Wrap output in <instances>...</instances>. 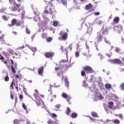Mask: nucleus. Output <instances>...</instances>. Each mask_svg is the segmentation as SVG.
Listing matches in <instances>:
<instances>
[{"label": "nucleus", "instance_id": "nucleus-1", "mask_svg": "<svg viewBox=\"0 0 124 124\" xmlns=\"http://www.w3.org/2000/svg\"><path fill=\"white\" fill-rule=\"evenodd\" d=\"M9 3L13 5L9 8L12 11H18V12H21V10H22V9L20 8L21 4H16L14 0H9Z\"/></svg>", "mask_w": 124, "mask_h": 124}, {"label": "nucleus", "instance_id": "nucleus-2", "mask_svg": "<svg viewBox=\"0 0 124 124\" xmlns=\"http://www.w3.org/2000/svg\"><path fill=\"white\" fill-rule=\"evenodd\" d=\"M86 73L87 74H89V73H93V69L90 66H85L83 67V70L81 71L80 74L81 76L84 77L87 76Z\"/></svg>", "mask_w": 124, "mask_h": 124}, {"label": "nucleus", "instance_id": "nucleus-3", "mask_svg": "<svg viewBox=\"0 0 124 124\" xmlns=\"http://www.w3.org/2000/svg\"><path fill=\"white\" fill-rule=\"evenodd\" d=\"M59 35H61L62 37H59V40H62H62H66V39H67V37L68 36V34L66 32L63 33V31H61L59 33Z\"/></svg>", "mask_w": 124, "mask_h": 124}, {"label": "nucleus", "instance_id": "nucleus-4", "mask_svg": "<svg viewBox=\"0 0 124 124\" xmlns=\"http://www.w3.org/2000/svg\"><path fill=\"white\" fill-rule=\"evenodd\" d=\"M62 68H63V66L62 67H56L55 68V71H58V70H60L59 72H57V75L61 77V75H63V71H62Z\"/></svg>", "mask_w": 124, "mask_h": 124}, {"label": "nucleus", "instance_id": "nucleus-5", "mask_svg": "<svg viewBox=\"0 0 124 124\" xmlns=\"http://www.w3.org/2000/svg\"><path fill=\"white\" fill-rule=\"evenodd\" d=\"M34 96H35L36 103L37 106H40V105H41V101H42L41 98H40V97L38 95L35 94H34Z\"/></svg>", "mask_w": 124, "mask_h": 124}, {"label": "nucleus", "instance_id": "nucleus-6", "mask_svg": "<svg viewBox=\"0 0 124 124\" xmlns=\"http://www.w3.org/2000/svg\"><path fill=\"white\" fill-rule=\"evenodd\" d=\"M55 55V53L53 52H46L45 56L46 58H53Z\"/></svg>", "mask_w": 124, "mask_h": 124}, {"label": "nucleus", "instance_id": "nucleus-7", "mask_svg": "<svg viewBox=\"0 0 124 124\" xmlns=\"http://www.w3.org/2000/svg\"><path fill=\"white\" fill-rule=\"evenodd\" d=\"M110 62H111L112 63H116V64H122V63H123V62L118 59L111 60H110Z\"/></svg>", "mask_w": 124, "mask_h": 124}, {"label": "nucleus", "instance_id": "nucleus-8", "mask_svg": "<svg viewBox=\"0 0 124 124\" xmlns=\"http://www.w3.org/2000/svg\"><path fill=\"white\" fill-rule=\"evenodd\" d=\"M44 71V66H42L38 69V74L39 75L42 76L43 71Z\"/></svg>", "mask_w": 124, "mask_h": 124}, {"label": "nucleus", "instance_id": "nucleus-9", "mask_svg": "<svg viewBox=\"0 0 124 124\" xmlns=\"http://www.w3.org/2000/svg\"><path fill=\"white\" fill-rule=\"evenodd\" d=\"M17 22V20L16 19L14 18L11 21V24H9L8 25V27H13L15 25H16V22Z\"/></svg>", "mask_w": 124, "mask_h": 124}, {"label": "nucleus", "instance_id": "nucleus-10", "mask_svg": "<svg viewBox=\"0 0 124 124\" xmlns=\"http://www.w3.org/2000/svg\"><path fill=\"white\" fill-rule=\"evenodd\" d=\"M11 67L12 72L13 73H16V70L15 69H17V64L16 63L15 64V68H14V66H13V65H11Z\"/></svg>", "mask_w": 124, "mask_h": 124}, {"label": "nucleus", "instance_id": "nucleus-11", "mask_svg": "<svg viewBox=\"0 0 124 124\" xmlns=\"http://www.w3.org/2000/svg\"><path fill=\"white\" fill-rule=\"evenodd\" d=\"M120 22V17L119 16H116L114 17L113 20V24H118Z\"/></svg>", "mask_w": 124, "mask_h": 124}, {"label": "nucleus", "instance_id": "nucleus-12", "mask_svg": "<svg viewBox=\"0 0 124 124\" xmlns=\"http://www.w3.org/2000/svg\"><path fill=\"white\" fill-rule=\"evenodd\" d=\"M101 41H102V36L101 34H99L97 37V43H99V42H101Z\"/></svg>", "mask_w": 124, "mask_h": 124}, {"label": "nucleus", "instance_id": "nucleus-13", "mask_svg": "<svg viewBox=\"0 0 124 124\" xmlns=\"http://www.w3.org/2000/svg\"><path fill=\"white\" fill-rule=\"evenodd\" d=\"M108 108H109V109H113V106H114V103L113 102H108Z\"/></svg>", "mask_w": 124, "mask_h": 124}, {"label": "nucleus", "instance_id": "nucleus-14", "mask_svg": "<svg viewBox=\"0 0 124 124\" xmlns=\"http://www.w3.org/2000/svg\"><path fill=\"white\" fill-rule=\"evenodd\" d=\"M93 8V5L89 3L85 6V9L86 10H90V9H92Z\"/></svg>", "mask_w": 124, "mask_h": 124}, {"label": "nucleus", "instance_id": "nucleus-15", "mask_svg": "<svg viewBox=\"0 0 124 124\" xmlns=\"http://www.w3.org/2000/svg\"><path fill=\"white\" fill-rule=\"evenodd\" d=\"M78 115L76 112H73L71 114V117L72 119H75L77 117H78Z\"/></svg>", "mask_w": 124, "mask_h": 124}, {"label": "nucleus", "instance_id": "nucleus-16", "mask_svg": "<svg viewBox=\"0 0 124 124\" xmlns=\"http://www.w3.org/2000/svg\"><path fill=\"white\" fill-rule=\"evenodd\" d=\"M65 85L67 88L69 87V82H68V79L67 78H65L64 79Z\"/></svg>", "mask_w": 124, "mask_h": 124}, {"label": "nucleus", "instance_id": "nucleus-17", "mask_svg": "<svg viewBox=\"0 0 124 124\" xmlns=\"http://www.w3.org/2000/svg\"><path fill=\"white\" fill-rule=\"evenodd\" d=\"M91 115L92 117H93L94 118H98V115L96 112H92Z\"/></svg>", "mask_w": 124, "mask_h": 124}, {"label": "nucleus", "instance_id": "nucleus-18", "mask_svg": "<svg viewBox=\"0 0 124 124\" xmlns=\"http://www.w3.org/2000/svg\"><path fill=\"white\" fill-rule=\"evenodd\" d=\"M102 34H106V33H107L108 31V30H107V29H102Z\"/></svg>", "mask_w": 124, "mask_h": 124}, {"label": "nucleus", "instance_id": "nucleus-19", "mask_svg": "<svg viewBox=\"0 0 124 124\" xmlns=\"http://www.w3.org/2000/svg\"><path fill=\"white\" fill-rule=\"evenodd\" d=\"M71 112V109L69 108H67V109L66 110V115H69V113Z\"/></svg>", "mask_w": 124, "mask_h": 124}, {"label": "nucleus", "instance_id": "nucleus-20", "mask_svg": "<svg viewBox=\"0 0 124 124\" xmlns=\"http://www.w3.org/2000/svg\"><path fill=\"white\" fill-rule=\"evenodd\" d=\"M112 122L114 123V124H120V120H118V119H115V120H112Z\"/></svg>", "mask_w": 124, "mask_h": 124}, {"label": "nucleus", "instance_id": "nucleus-21", "mask_svg": "<svg viewBox=\"0 0 124 124\" xmlns=\"http://www.w3.org/2000/svg\"><path fill=\"white\" fill-rule=\"evenodd\" d=\"M47 42H51L53 40V38L52 37H48L46 38Z\"/></svg>", "mask_w": 124, "mask_h": 124}, {"label": "nucleus", "instance_id": "nucleus-22", "mask_svg": "<svg viewBox=\"0 0 124 124\" xmlns=\"http://www.w3.org/2000/svg\"><path fill=\"white\" fill-rule=\"evenodd\" d=\"M105 88L108 89H111V88H112V86L109 84H106L105 85Z\"/></svg>", "mask_w": 124, "mask_h": 124}, {"label": "nucleus", "instance_id": "nucleus-23", "mask_svg": "<svg viewBox=\"0 0 124 124\" xmlns=\"http://www.w3.org/2000/svg\"><path fill=\"white\" fill-rule=\"evenodd\" d=\"M47 9H48V6H46L45 8V10L44 12V14H48V13H49V11L47 10Z\"/></svg>", "mask_w": 124, "mask_h": 124}, {"label": "nucleus", "instance_id": "nucleus-24", "mask_svg": "<svg viewBox=\"0 0 124 124\" xmlns=\"http://www.w3.org/2000/svg\"><path fill=\"white\" fill-rule=\"evenodd\" d=\"M62 97H63V98H66V99L69 97V96L67 95V94L64 93H62Z\"/></svg>", "mask_w": 124, "mask_h": 124}, {"label": "nucleus", "instance_id": "nucleus-25", "mask_svg": "<svg viewBox=\"0 0 124 124\" xmlns=\"http://www.w3.org/2000/svg\"><path fill=\"white\" fill-rule=\"evenodd\" d=\"M92 31H93V29H92V28H88L87 31V33L91 34V33H92Z\"/></svg>", "mask_w": 124, "mask_h": 124}, {"label": "nucleus", "instance_id": "nucleus-26", "mask_svg": "<svg viewBox=\"0 0 124 124\" xmlns=\"http://www.w3.org/2000/svg\"><path fill=\"white\" fill-rule=\"evenodd\" d=\"M4 81H5V82H8V81H9L8 74H7V76L4 78Z\"/></svg>", "mask_w": 124, "mask_h": 124}, {"label": "nucleus", "instance_id": "nucleus-27", "mask_svg": "<svg viewBox=\"0 0 124 124\" xmlns=\"http://www.w3.org/2000/svg\"><path fill=\"white\" fill-rule=\"evenodd\" d=\"M120 89L121 91H124V83H123L120 85Z\"/></svg>", "mask_w": 124, "mask_h": 124}, {"label": "nucleus", "instance_id": "nucleus-28", "mask_svg": "<svg viewBox=\"0 0 124 124\" xmlns=\"http://www.w3.org/2000/svg\"><path fill=\"white\" fill-rule=\"evenodd\" d=\"M2 18L4 21H8V17L6 16H2Z\"/></svg>", "mask_w": 124, "mask_h": 124}, {"label": "nucleus", "instance_id": "nucleus-29", "mask_svg": "<svg viewBox=\"0 0 124 124\" xmlns=\"http://www.w3.org/2000/svg\"><path fill=\"white\" fill-rule=\"evenodd\" d=\"M47 124H55V122L52 121L51 119H49V120L47 121Z\"/></svg>", "mask_w": 124, "mask_h": 124}, {"label": "nucleus", "instance_id": "nucleus-30", "mask_svg": "<svg viewBox=\"0 0 124 124\" xmlns=\"http://www.w3.org/2000/svg\"><path fill=\"white\" fill-rule=\"evenodd\" d=\"M21 16L22 17H25V14H26V12L24 10H21Z\"/></svg>", "mask_w": 124, "mask_h": 124}, {"label": "nucleus", "instance_id": "nucleus-31", "mask_svg": "<svg viewBox=\"0 0 124 124\" xmlns=\"http://www.w3.org/2000/svg\"><path fill=\"white\" fill-rule=\"evenodd\" d=\"M14 84V82H12L10 86V90H13L14 87H13V85Z\"/></svg>", "mask_w": 124, "mask_h": 124}, {"label": "nucleus", "instance_id": "nucleus-32", "mask_svg": "<svg viewBox=\"0 0 124 124\" xmlns=\"http://www.w3.org/2000/svg\"><path fill=\"white\" fill-rule=\"evenodd\" d=\"M26 32L27 33V34H31V31H30V29L28 28H26Z\"/></svg>", "mask_w": 124, "mask_h": 124}, {"label": "nucleus", "instance_id": "nucleus-33", "mask_svg": "<svg viewBox=\"0 0 124 124\" xmlns=\"http://www.w3.org/2000/svg\"><path fill=\"white\" fill-rule=\"evenodd\" d=\"M50 116H51V118H57V114H56L55 113H51Z\"/></svg>", "mask_w": 124, "mask_h": 124}, {"label": "nucleus", "instance_id": "nucleus-34", "mask_svg": "<svg viewBox=\"0 0 124 124\" xmlns=\"http://www.w3.org/2000/svg\"><path fill=\"white\" fill-rule=\"evenodd\" d=\"M61 1L63 5H66L67 4V2H66V0H61Z\"/></svg>", "mask_w": 124, "mask_h": 124}, {"label": "nucleus", "instance_id": "nucleus-35", "mask_svg": "<svg viewBox=\"0 0 124 124\" xmlns=\"http://www.w3.org/2000/svg\"><path fill=\"white\" fill-rule=\"evenodd\" d=\"M67 102L69 103V104H71V101H70V99H71V97H68L67 99Z\"/></svg>", "mask_w": 124, "mask_h": 124}, {"label": "nucleus", "instance_id": "nucleus-36", "mask_svg": "<svg viewBox=\"0 0 124 124\" xmlns=\"http://www.w3.org/2000/svg\"><path fill=\"white\" fill-rule=\"evenodd\" d=\"M42 38H46L47 37V34L46 33H44L42 34Z\"/></svg>", "mask_w": 124, "mask_h": 124}, {"label": "nucleus", "instance_id": "nucleus-37", "mask_svg": "<svg viewBox=\"0 0 124 124\" xmlns=\"http://www.w3.org/2000/svg\"><path fill=\"white\" fill-rule=\"evenodd\" d=\"M19 98L20 101H22V100H23V98H24V96H23L22 94H20L19 95Z\"/></svg>", "mask_w": 124, "mask_h": 124}, {"label": "nucleus", "instance_id": "nucleus-38", "mask_svg": "<svg viewBox=\"0 0 124 124\" xmlns=\"http://www.w3.org/2000/svg\"><path fill=\"white\" fill-rule=\"evenodd\" d=\"M58 21H53V25L54 27H57V26H58Z\"/></svg>", "mask_w": 124, "mask_h": 124}, {"label": "nucleus", "instance_id": "nucleus-39", "mask_svg": "<svg viewBox=\"0 0 124 124\" xmlns=\"http://www.w3.org/2000/svg\"><path fill=\"white\" fill-rule=\"evenodd\" d=\"M22 107L24 110H28L27 108V107L26 106V105L24 103H22Z\"/></svg>", "mask_w": 124, "mask_h": 124}, {"label": "nucleus", "instance_id": "nucleus-40", "mask_svg": "<svg viewBox=\"0 0 124 124\" xmlns=\"http://www.w3.org/2000/svg\"><path fill=\"white\" fill-rule=\"evenodd\" d=\"M76 46H77V50H79V49H80V46H81V45H80L79 43H78L76 44Z\"/></svg>", "mask_w": 124, "mask_h": 124}, {"label": "nucleus", "instance_id": "nucleus-41", "mask_svg": "<svg viewBox=\"0 0 124 124\" xmlns=\"http://www.w3.org/2000/svg\"><path fill=\"white\" fill-rule=\"evenodd\" d=\"M31 51H32V52H36V51H37V49H36V47H32L31 48Z\"/></svg>", "mask_w": 124, "mask_h": 124}, {"label": "nucleus", "instance_id": "nucleus-42", "mask_svg": "<svg viewBox=\"0 0 124 124\" xmlns=\"http://www.w3.org/2000/svg\"><path fill=\"white\" fill-rule=\"evenodd\" d=\"M82 84H83L84 87H86L87 85L86 80H83L82 82Z\"/></svg>", "mask_w": 124, "mask_h": 124}, {"label": "nucleus", "instance_id": "nucleus-43", "mask_svg": "<svg viewBox=\"0 0 124 124\" xmlns=\"http://www.w3.org/2000/svg\"><path fill=\"white\" fill-rule=\"evenodd\" d=\"M75 56L76 58H78V57H79V52L78 51H76L75 52Z\"/></svg>", "mask_w": 124, "mask_h": 124}, {"label": "nucleus", "instance_id": "nucleus-44", "mask_svg": "<svg viewBox=\"0 0 124 124\" xmlns=\"http://www.w3.org/2000/svg\"><path fill=\"white\" fill-rule=\"evenodd\" d=\"M16 26H17V27H19V26H21V23L20 22H17L16 21Z\"/></svg>", "mask_w": 124, "mask_h": 124}, {"label": "nucleus", "instance_id": "nucleus-45", "mask_svg": "<svg viewBox=\"0 0 124 124\" xmlns=\"http://www.w3.org/2000/svg\"><path fill=\"white\" fill-rule=\"evenodd\" d=\"M56 108H57V109H60L61 108V105L57 104L55 106Z\"/></svg>", "mask_w": 124, "mask_h": 124}, {"label": "nucleus", "instance_id": "nucleus-46", "mask_svg": "<svg viewBox=\"0 0 124 124\" xmlns=\"http://www.w3.org/2000/svg\"><path fill=\"white\" fill-rule=\"evenodd\" d=\"M115 116H119V118H120V119H123V115H122V114H119V115L116 114V115H115Z\"/></svg>", "mask_w": 124, "mask_h": 124}, {"label": "nucleus", "instance_id": "nucleus-47", "mask_svg": "<svg viewBox=\"0 0 124 124\" xmlns=\"http://www.w3.org/2000/svg\"><path fill=\"white\" fill-rule=\"evenodd\" d=\"M120 50L121 49H120V48H118V47H116L115 48V51H116L117 53H119V52H120Z\"/></svg>", "mask_w": 124, "mask_h": 124}, {"label": "nucleus", "instance_id": "nucleus-48", "mask_svg": "<svg viewBox=\"0 0 124 124\" xmlns=\"http://www.w3.org/2000/svg\"><path fill=\"white\" fill-rule=\"evenodd\" d=\"M0 61H4V58L0 54Z\"/></svg>", "mask_w": 124, "mask_h": 124}, {"label": "nucleus", "instance_id": "nucleus-49", "mask_svg": "<svg viewBox=\"0 0 124 124\" xmlns=\"http://www.w3.org/2000/svg\"><path fill=\"white\" fill-rule=\"evenodd\" d=\"M18 120H17V119H15L14 121V124H18Z\"/></svg>", "mask_w": 124, "mask_h": 124}, {"label": "nucleus", "instance_id": "nucleus-50", "mask_svg": "<svg viewBox=\"0 0 124 124\" xmlns=\"http://www.w3.org/2000/svg\"><path fill=\"white\" fill-rule=\"evenodd\" d=\"M97 23L98 25H101L102 24V21L98 20Z\"/></svg>", "mask_w": 124, "mask_h": 124}, {"label": "nucleus", "instance_id": "nucleus-51", "mask_svg": "<svg viewBox=\"0 0 124 124\" xmlns=\"http://www.w3.org/2000/svg\"><path fill=\"white\" fill-rule=\"evenodd\" d=\"M69 49H70V51H72V44H70L69 46Z\"/></svg>", "mask_w": 124, "mask_h": 124}, {"label": "nucleus", "instance_id": "nucleus-52", "mask_svg": "<svg viewBox=\"0 0 124 124\" xmlns=\"http://www.w3.org/2000/svg\"><path fill=\"white\" fill-rule=\"evenodd\" d=\"M0 41H4L3 36H0Z\"/></svg>", "mask_w": 124, "mask_h": 124}, {"label": "nucleus", "instance_id": "nucleus-53", "mask_svg": "<svg viewBox=\"0 0 124 124\" xmlns=\"http://www.w3.org/2000/svg\"><path fill=\"white\" fill-rule=\"evenodd\" d=\"M60 51H61V52H62V53H63V46H61L60 48Z\"/></svg>", "mask_w": 124, "mask_h": 124}, {"label": "nucleus", "instance_id": "nucleus-54", "mask_svg": "<svg viewBox=\"0 0 124 124\" xmlns=\"http://www.w3.org/2000/svg\"><path fill=\"white\" fill-rule=\"evenodd\" d=\"M49 13L50 14H53V11L52 10V8H49Z\"/></svg>", "mask_w": 124, "mask_h": 124}, {"label": "nucleus", "instance_id": "nucleus-55", "mask_svg": "<svg viewBox=\"0 0 124 124\" xmlns=\"http://www.w3.org/2000/svg\"><path fill=\"white\" fill-rule=\"evenodd\" d=\"M35 94H33L34 95V94H36V95H38V91H37V90H35Z\"/></svg>", "mask_w": 124, "mask_h": 124}, {"label": "nucleus", "instance_id": "nucleus-56", "mask_svg": "<svg viewBox=\"0 0 124 124\" xmlns=\"http://www.w3.org/2000/svg\"><path fill=\"white\" fill-rule=\"evenodd\" d=\"M48 92H49V94H53V93H52V89H50L48 90Z\"/></svg>", "mask_w": 124, "mask_h": 124}, {"label": "nucleus", "instance_id": "nucleus-57", "mask_svg": "<svg viewBox=\"0 0 124 124\" xmlns=\"http://www.w3.org/2000/svg\"><path fill=\"white\" fill-rule=\"evenodd\" d=\"M100 13L99 12L94 13V15L97 16V15H99Z\"/></svg>", "mask_w": 124, "mask_h": 124}, {"label": "nucleus", "instance_id": "nucleus-58", "mask_svg": "<svg viewBox=\"0 0 124 124\" xmlns=\"http://www.w3.org/2000/svg\"><path fill=\"white\" fill-rule=\"evenodd\" d=\"M120 72H124V68H120Z\"/></svg>", "mask_w": 124, "mask_h": 124}, {"label": "nucleus", "instance_id": "nucleus-59", "mask_svg": "<svg viewBox=\"0 0 124 124\" xmlns=\"http://www.w3.org/2000/svg\"><path fill=\"white\" fill-rule=\"evenodd\" d=\"M16 92H19V89L18 86H16Z\"/></svg>", "mask_w": 124, "mask_h": 124}, {"label": "nucleus", "instance_id": "nucleus-60", "mask_svg": "<svg viewBox=\"0 0 124 124\" xmlns=\"http://www.w3.org/2000/svg\"><path fill=\"white\" fill-rule=\"evenodd\" d=\"M11 99L13 100V95L12 94H11Z\"/></svg>", "mask_w": 124, "mask_h": 124}, {"label": "nucleus", "instance_id": "nucleus-61", "mask_svg": "<svg viewBox=\"0 0 124 124\" xmlns=\"http://www.w3.org/2000/svg\"><path fill=\"white\" fill-rule=\"evenodd\" d=\"M11 62L12 64H14V62H13V60H11Z\"/></svg>", "mask_w": 124, "mask_h": 124}, {"label": "nucleus", "instance_id": "nucleus-62", "mask_svg": "<svg viewBox=\"0 0 124 124\" xmlns=\"http://www.w3.org/2000/svg\"><path fill=\"white\" fill-rule=\"evenodd\" d=\"M99 98H100V99H103V96H102V95H101Z\"/></svg>", "mask_w": 124, "mask_h": 124}, {"label": "nucleus", "instance_id": "nucleus-63", "mask_svg": "<svg viewBox=\"0 0 124 124\" xmlns=\"http://www.w3.org/2000/svg\"><path fill=\"white\" fill-rule=\"evenodd\" d=\"M24 48H25V46H22L19 47V49H23Z\"/></svg>", "mask_w": 124, "mask_h": 124}, {"label": "nucleus", "instance_id": "nucleus-64", "mask_svg": "<svg viewBox=\"0 0 124 124\" xmlns=\"http://www.w3.org/2000/svg\"><path fill=\"white\" fill-rule=\"evenodd\" d=\"M16 78H19V75H16Z\"/></svg>", "mask_w": 124, "mask_h": 124}]
</instances>
